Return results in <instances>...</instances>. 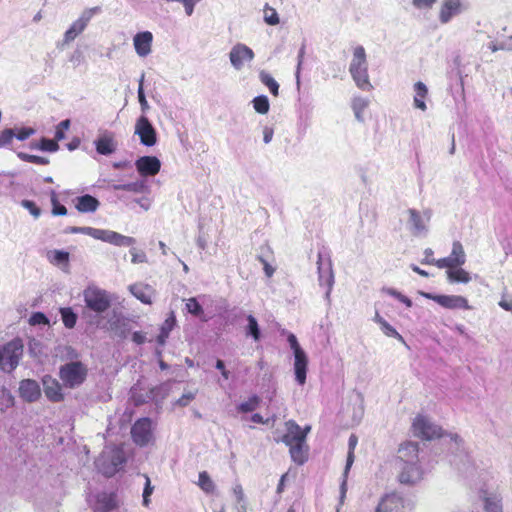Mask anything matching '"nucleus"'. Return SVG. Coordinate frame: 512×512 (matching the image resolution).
I'll use <instances>...</instances> for the list:
<instances>
[{
  "label": "nucleus",
  "mask_w": 512,
  "mask_h": 512,
  "mask_svg": "<svg viewBox=\"0 0 512 512\" xmlns=\"http://www.w3.org/2000/svg\"><path fill=\"white\" fill-rule=\"evenodd\" d=\"M83 298L85 307L95 313L94 316H89V321H97L99 315L105 313L112 303L111 294L97 286H88L83 291Z\"/></svg>",
  "instance_id": "1"
},
{
  "label": "nucleus",
  "mask_w": 512,
  "mask_h": 512,
  "mask_svg": "<svg viewBox=\"0 0 512 512\" xmlns=\"http://www.w3.org/2000/svg\"><path fill=\"white\" fill-rule=\"evenodd\" d=\"M125 463V454L122 448L107 446L97 458L95 465L104 476L111 477Z\"/></svg>",
  "instance_id": "2"
},
{
  "label": "nucleus",
  "mask_w": 512,
  "mask_h": 512,
  "mask_svg": "<svg viewBox=\"0 0 512 512\" xmlns=\"http://www.w3.org/2000/svg\"><path fill=\"white\" fill-rule=\"evenodd\" d=\"M69 232L81 233L89 235L95 239L113 244L115 246H133L136 243V239L133 237L125 236L120 233L111 230L97 229L93 227H70Z\"/></svg>",
  "instance_id": "3"
},
{
  "label": "nucleus",
  "mask_w": 512,
  "mask_h": 512,
  "mask_svg": "<svg viewBox=\"0 0 512 512\" xmlns=\"http://www.w3.org/2000/svg\"><path fill=\"white\" fill-rule=\"evenodd\" d=\"M349 71L356 85L362 90H371L372 85L369 81L367 72V61L365 49L362 46L355 47L353 51V59L350 64Z\"/></svg>",
  "instance_id": "4"
},
{
  "label": "nucleus",
  "mask_w": 512,
  "mask_h": 512,
  "mask_svg": "<svg viewBox=\"0 0 512 512\" xmlns=\"http://www.w3.org/2000/svg\"><path fill=\"white\" fill-rule=\"evenodd\" d=\"M87 367L80 361H72L62 365L59 369V377L65 387L74 389L79 387L86 379Z\"/></svg>",
  "instance_id": "5"
},
{
  "label": "nucleus",
  "mask_w": 512,
  "mask_h": 512,
  "mask_svg": "<svg viewBox=\"0 0 512 512\" xmlns=\"http://www.w3.org/2000/svg\"><path fill=\"white\" fill-rule=\"evenodd\" d=\"M287 341L294 354V373L296 382L303 386L306 383L307 371H308V356L306 352L301 348L298 343L296 336L290 333L287 337Z\"/></svg>",
  "instance_id": "6"
},
{
  "label": "nucleus",
  "mask_w": 512,
  "mask_h": 512,
  "mask_svg": "<svg viewBox=\"0 0 512 512\" xmlns=\"http://www.w3.org/2000/svg\"><path fill=\"white\" fill-rule=\"evenodd\" d=\"M88 322L91 325H95L97 328L113 332L115 335L122 338H126L130 332L129 320L116 310H113L107 315L106 322H103L101 318H97V321L90 320Z\"/></svg>",
  "instance_id": "7"
},
{
  "label": "nucleus",
  "mask_w": 512,
  "mask_h": 512,
  "mask_svg": "<svg viewBox=\"0 0 512 512\" xmlns=\"http://www.w3.org/2000/svg\"><path fill=\"white\" fill-rule=\"evenodd\" d=\"M23 354L21 340H12L0 347V369L4 372L13 371Z\"/></svg>",
  "instance_id": "8"
},
{
  "label": "nucleus",
  "mask_w": 512,
  "mask_h": 512,
  "mask_svg": "<svg viewBox=\"0 0 512 512\" xmlns=\"http://www.w3.org/2000/svg\"><path fill=\"white\" fill-rule=\"evenodd\" d=\"M412 430L415 436L432 440L443 436L442 428L430 423L423 415H417L412 423Z\"/></svg>",
  "instance_id": "9"
},
{
  "label": "nucleus",
  "mask_w": 512,
  "mask_h": 512,
  "mask_svg": "<svg viewBox=\"0 0 512 512\" xmlns=\"http://www.w3.org/2000/svg\"><path fill=\"white\" fill-rule=\"evenodd\" d=\"M99 11L98 7L86 9L82 12L81 16L72 23L69 29L64 34V43L72 42L79 34H81L87 27L89 21L95 13Z\"/></svg>",
  "instance_id": "10"
},
{
  "label": "nucleus",
  "mask_w": 512,
  "mask_h": 512,
  "mask_svg": "<svg viewBox=\"0 0 512 512\" xmlns=\"http://www.w3.org/2000/svg\"><path fill=\"white\" fill-rule=\"evenodd\" d=\"M286 433L282 436V442L287 446L298 443L306 442L307 434L310 431V426L302 429L294 420H289L285 423Z\"/></svg>",
  "instance_id": "11"
},
{
  "label": "nucleus",
  "mask_w": 512,
  "mask_h": 512,
  "mask_svg": "<svg viewBox=\"0 0 512 512\" xmlns=\"http://www.w3.org/2000/svg\"><path fill=\"white\" fill-rule=\"evenodd\" d=\"M427 298L432 299L440 306L447 309H470L468 300L459 295H431L426 294Z\"/></svg>",
  "instance_id": "12"
},
{
  "label": "nucleus",
  "mask_w": 512,
  "mask_h": 512,
  "mask_svg": "<svg viewBox=\"0 0 512 512\" xmlns=\"http://www.w3.org/2000/svg\"><path fill=\"white\" fill-rule=\"evenodd\" d=\"M134 442L140 446L146 445L151 439V422L147 418L138 420L131 430Z\"/></svg>",
  "instance_id": "13"
},
{
  "label": "nucleus",
  "mask_w": 512,
  "mask_h": 512,
  "mask_svg": "<svg viewBox=\"0 0 512 512\" xmlns=\"http://www.w3.org/2000/svg\"><path fill=\"white\" fill-rule=\"evenodd\" d=\"M254 53L252 49L244 44L235 45L230 51L231 64L236 68L240 69L246 61L252 60Z\"/></svg>",
  "instance_id": "14"
},
{
  "label": "nucleus",
  "mask_w": 512,
  "mask_h": 512,
  "mask_svg": "<svg viewBox=\"0 0 512 512\" xmlns=\"http://www.w3.org/2000/svg\"><path fill=\"white\" fill-rule=\"evenodd\" d=\"M20 397L26 402H35L41 396V389L37 381L25 379L19 385Z\"/></svg>",
  "instance_id": "15"
},
{
  "label": "nucleus",
  "mask_w": 512,
  "mask_h": 512,
  "mask_svg": "<svg viewBox=\"0 0 512 512\" xmlns=\"http://www.w3.org/2000/svg\"><path fill=\"white\" fill-rule=\"evenodd\" d=\"M404 501L396 493L385 495L379 502L375 512H403Z\"/></svg>",
  "instance_id": "16"
},
{
  "label": "nucleus",
  "mask_w": 512,
  "mask_h": 512,
  "mask_svg": "<svg viewBox=\"0 0 512 512\" xmlns=\"http://www.w3.org/2000/svg\"><path fill=\"white\" fill-rule=\"evenodd\" d=\"M43 389L45 396L52 402H60L64 396L60 383L50 375H45L42 378Z\"/></svg>",
  "instance_id": "17"
},
{
  "label": "nucleus",
  "mask_w": 512,
  "mask_h": 512,
  "mask_svg": "<svg viewBox=\"0 0 512 512\" xmlns=\"http://www.w3.org/2000/svg\"><path fill=\"white\" fill-rule=\"evenodd\" d=\"M418 453H419V445L418 443L407 441L400 445L398 449V459L403 464H418Z\"/></svg>",
  "instance_id": "18"
},
{
  "label": "nucleus",
  "mask_w": 512,
  "mask_h": 512,
  "mask_svg": "<svg viewBox=\"0 0 512 512\" xmlns=\"http://www.w3.org/2000/svg\"><path fill=\"white\" fill-rule=\"evenodd\" d=\"M153 35L149 31L137 33L133 38V45L138 56L146 57L151 52Z\"/></svg>",
  "instance_id": "19"
},
{
  "label": "nucleus",
  "mask_w": 512,
  "mask_h": 512,
  "mask_svg": "<svg viewBox=\"0 0 512 512\" xmlns=\"http://www.w3.org/2000/svg\"><path fill=\"white\" fill-rule=\"evenodd\" d=\"M136 168L141 176H154L160 170V161L156 157L144 156L139 158Z\"/></svg>",
  "instance_id": "20"
},
{
  "label": "nucleus",
  "mask_w": 512,
  "mask_h": 512,
  "mask_svg": "<svg viewBox=\"0 0 512 512\" xmlns=\"http://www.w3.org/2000/svg\"><path fill=\"white\" fill-rule=\"evenodd\" d=\"M399 474V481L403 484H414L421 479V470L418 464H403Z\"/></svg>",
  "instance_id": "21"
},
{
  "label": "nucleus",
  "mask_w": 512,
  "mask_h": 512,
  "mask_svg": "<svg viewBox=\"0 0 512 512\" xmlns=\"http://www.w3.org/2000/svg\"><path fill=\"white\" fill-rule=\"evenodd\" d=\"M461 11V1L460 0H444L439 14V19L441 23H447L451 20V18Z\"/></svg>",
  "instance_id": "22"
},
{
  "label": "nucleus",
  "mask_w": 512,
  "mask_h": 512,
  "mask_svg": "<svg viewBox=\"0 0 512 512\" xmlns=\"http://www.w3.org/2000/svg\"><path fill=\"white\" fill-rule=\"evenodd\" d=\"M35 130H19L16 134L14 130H2L0 133V148L12 146L14 139L24 141L30 137Z\"/></svg>",
  "instance_id": "23"
},
{
  "label": "nucleus",
  "mask_w": 512,
  "mask_h": 512,
  "mask_svg": "<svg viewBox=\"0 0 512 512\" xmlns=\"http://www.w3.org/2000/svg\"><path fill=\"white\" fill-rule=\"evenodd\" d=\"M74 201L76 209L82 213L94 212L100 204L95 197L88 194L77 197Z\"/></svg>",
  "instance_id": "24"
},
{
  "label": "nucleus",
  "mask_w": 512,
  "mask_h": 512,
  "mask_svg": "<svg viewBox=\"0 0 512 512\" xmlns=\"http://www.w3.org/2000/svg\"><path fill=\"white\" fill-rule=\"evenodd\" d=\"M414 92H415L414 98H413L414 107L421 111H425L427 109L425 100L428 97L427 86L423 82L418 81L414 84Z\"/></svg>",
  "instance_id": "25"
},
{
  "label": "nucleus",
  "mask_w": 512,
  "mask_h": 512,
  "mask_svg": "<svg viewBox=\"0 0 512 512\" xmlns=\"http://www.w3.org/2000/svg\"><path fill=\"white\" fill-rule=\"evenodd\" d=\"M96 151L102 155H110L115 152L117 142L110 135H103L95 141Z\"/></svg>",
  "instance_id": "26"
},
{
  "label": "nucleus",
  "mask_w": 512,
  "mask_h": 512,
  "mask_svg": "<svg viewBox=\"0 0 512 512\" xmlns=\"http://www.w3.org/2000/svg\"><path fill=\"white\" fill-rule=\"evenodd\" d=\"M289 447V452L292 460L297 465H303L308 459V446L306 442L294 444Z\"/></svg>",
  "instance_id": "27"
},
{
  "label": "nucleus",
  "mask_w": 512,
  "mask_h": 512,
  "mask_svg": "<svg viewBox=\"0 0 512 512\" xmlns=\"http://www.w3.org/2000/svg\"><path fill=\"white\" fill-rule=\"evenodd\" d=\"M451 260L453 268L460 267L466 261L465 252L462 244L459 241H455L452 246L451 254L448 256Z\"/></svg>",
  "instance_id": "28"
},
{
  "label": "nucleus",
  "mask_w": 512,
  "mask_h": 512,
  "mask_svg": "<svg viewBox=\"0 0 512 512\" xmlns=\"http://www.w3.org/2000/svg\"><path fill=\"white\" fill-rule=\"evenodd\" d=\"M186 309L190 314L199 318L201 321L206 322L208 320L201 304L198 302L196 298L191 297L186 300Z\"/></svg>",
  "instance_id": "29"
},
{
  "label": "nucleus",
  "mask_w": 512,
  "mask_h": 512,
  "mask_svg": "<svg viewBox=\"0 0 512 512\" xmlns=\"http://www.w3.org/2000/svg\"><path fill=\"white\" fill-rule=\"evenodd\" d=\"M447 277L450 282L468 283L471 280L469 273L460 267L448 270Z\"/></svg>",
  "instance_id": "30"
},
{
  "label": "nucleus",
  "mask_w": 512,
  "mask_h": 512,
  "mask_svg": "<svg viewBox=\"0 0 512 512\" xmlns=\"http://www.w3.org/2000/svg\"><path fill=\"white\" fill-rule=\"evenodd\" d=\"M484 509L486 512H502L501 499L497 495H485Z\"/></svg>",
  "instance_id": "31"
},
{
  "label": "nucleus",
  "mask_w": 512,
  "mask_h": 512,
  "mask_svg": "<svg viewBox=\"0 0 512 512\" xmlns=\"http://www.w3.org/2000/svg\"><path fill=\"white\" fill-rule=\"evenodd\" d=\"M261 399L257 395L250 396L246 401L242 402L238 407L241 413H249L256 410L260 405Z\"/></svg>",
  "instance_id": "32"
},
{
  "label": "nucleus",
  "mask_w": 512,
  "mask_h": 512,
  "mask_svg": "<svg viewBox=\"0 0 512 512\" xmlns=\"http://www.w3.org/2000/svg\"><path fill=\"white\" fill-rule=\"evenodd\" d=\"M247 321L246 335L251 336L254 341H258L261 337V333L256 318L253 315H248Z\"/></svg>",
  "instance_id": "33"
},
{
  "label": "nucleus",
  "mask_w": 512,
  "mask_h": 512,
  "mask_svg": "<svg viewBox=\"0 0 512 512\" xmlns=\"http://www.w3.org/2000/svg\"><path fill=\"white\" fill-rule=\"evenodd\" d=\"M368 100L363 97H355L352 101V108L356 118L359 121H363V112L368 107Z\"/></svg>",
  "instance_id": "34"
},
{
  "label": "nucleus",
  "mask_w": 512,
  "mask_h": 512,
  "mask_svg": "<svg viewBox=\"0 0 512 512\" xmlns=\"http://www.w3.org/2000/svg\"><path fill=\"white\" fill-rule=\"evenodd\" d=\"M198 486L205 493H213L215 490L214 482L212 481V479L210 478L209 474L206 471H202L199 473Z\"/></svg>",
  "instance_id": "35"
},
{
  "label": "nucleus",
  "mask_w": 512,
  "mask_h": 512,
  "mask_svg": "<svg viewBox=\"0 0 512 512\" xmlns=\"http://www.w3.org/2000/svg\"><path fill=\"white\" fill-rule=\"evenodd\" d=\"M261 82L268 87L270 92L274 96H278L279 92V84L276 82V80L268 73L262 71L259 75Z\"/></svg>",
  "instance_id": "36"
},
{
  "label": "nucleus",
  "mask_w": 512,
  "mask_h": 512,
  "mask_svg": "<svg viewBox=\"0 0 512 512\" xmlns=\"http://www.w3.org/2000/svg\"><path fill=\"white\" fill-rule=\"evenodd\" d=\"M60 313L65 327L73 328L77 321V315L73 310L71 308H61Z\"/></svg>",
  "instance_id": "37"
},
{
  "label": "nucleus",
  "mask_w": 512,
  "mask_h": 512,
  "mask_svg": "<svg viewBox=\"0 0 512 512\" xmlns=\"http://www.w3.org/2000/svg\"><path fill=\"white\" fill-rule=\"evenodd\" d=\"M408 213L410 215L409 221H410L411 226L414 229V231L415 232L423 231L425 229V225H424L423 219H422L421 215L419 214V212H417L414 209H409Z\"/></svg>",
  "instance_id": "38"
},
{
  "label": "nucleus",
  "mask_w": 512,
  "mask_h": 512,
  "mask_svg": "<svg viewBox=\"0 0 512 512\" xmlns=\"http://www.w3.org/2000/svg\"><path fill=\"white\" fill-rule=\"evenodd\" d=\"M263 12H264V20L268 25L274 26V25L279 24L280 20L278 17V13L274 8H272L268 4H266Z\"/></svg>",
  "instance_id": "39"
},
{
  "label": "nucleus",
  "mask_w": 512,
  "mask_h": 512,
  "mask_svg": "<svg viewBox=\"0 0 512 512\" xmlns=\"http://www.w3.org/2000/svg\"><path fill=\"white\" fill-rule=\"evenodd\" d=\"M139 135L141 142L146 146H151L156 142L155 130H135Z\"/></svg>",
  "instance_id": "40"
},
{
  "label": "nucleus",
  "mask_w": 512,
  "mask_h": 512,
  "mask_svg": "<svg viewBox=\"0 0 512 512\" xmlns=\"http://www.w3.org/2000/svg\"><path fill=\"white\" fill-rule=\"evenodd\" d=\"M379 325H380L382 332L386 336L395 338L399 341H403V337L386 320H379Z\"/></svg>",
  "instance_id": "41"
},
{
  "label": "nucleus",
  "mask_w": 512,
  "mask_h": 512,
  "mask_svg": "<svg viewBox=\"0 0 512 512\" xmlns=\"http://www.w3.org/2000/svg\"><path fill=\"white\" fill-rule=\"evenodd\" d=\"M253 107L260 114L267 113L269 110L268 98L263 95L255 97L253 100Z\"/></svg>",
  "instance_id": "42"
},
{
  "label": "nucleus",
  "mask_w": 512,
  "mask_h": 512,
  "mask_svg": "<svg viewBox=\"0 0 512 512\" xmlns=\"http://www.w3.org/2000/svg\"><path fill=\"white\" fill-rule=\"evenodd\" d=\"M97 501L99 503L98 508L104 511H110L114 508V501L112 497L106 493L99 494L97 496Z\"/></svg>",
  "instance_id": "43"
},
{
  "label": "nucleus",
  "mask_w": 512,
  "mask_h": 512,
  "mask_svg": "<svg viewBox=\"0 0 512 512\" xmlns=\"http://www.w3.org/2000/svg\"><path fill=\"white\" fill-rule=\"evenodd\" d=\"M114 189L128 192H141L144 189V183L141 181L127 184H118L114 185Z\"/></svg>",
  "instance_id": "44"
},
{
  "label": "nucleus",
  "mask_w": 512,
  "mask_h": 512,
  "mask_svg": "<svg viewBox=\"0 0 512 512\" xmlns=\"http://www.w3.org/2000/svg\"><path fill=\"white\" fill-rule=\"evenodd\" d=\"M50 261L54 264H67L69 261V253L61 250L51 252Z\"/></svg>",
  "instance_id": "45"
},
{
  "label": "nucleus",
  "mask_w": 512,
  "mask_h": 512,
  "mask_svg": "<svg viewBox=\"0 0 512 512\" xmlns=\"http://www.w3.org/2000/svg\"><path fill=\"white\" fill-rule=\"evenodd\" d=\"M33 147L43 151L54 152L58 149V144L54 140L43 138L39 143L34 144Z\"/></svg>",
  "instance_id": "46"
},
{
  "label": "nucleus",
  "mask_w": 512,
  "mask_h": 512,
  "mask_svg": "<svg viewBox=\"0 0 512 512\" xmlns=\"http://www.w3.org/2000/svg\"><path fill=\"white\" fill-rule=\"evenodd\" d=\"M18 157L23 160L30 163H35L39 165H46L48 163V160L44 157L36 156V155H30L27 153L19 152Z\"/></svg>",
  "instance_id": "47"
},
{
  "label": "nucleus",
  "mask_w": 512,
  "mask_h": 512,
  "mask_svg": "<svg viewBox=\"0 0 512 512\" xmlns=\"http://www.w3.org/2000/svg\"><path fill=\"white\" fill-rule=\"evenodd\" d=\"M145 487H144V490H143V506L145 507H148L149 506V502H150V496L151 494L153 493V490H154V487L151 486V483H150V479L149 477L145 476Z\"/></svg>",
  "instance_id": "48"
},
{
  "label": "nucleus",
  "mask_w": 512,
  "mask_h": 512,
  "mask_svg": "<svg viewBox=\"0 0 512 512\" xmlns=\"http://www.w3.org/2000/svg\"><path fill=\"white\" fill-rule=\"evenodd\" d=\"M51 202H52V205H53V209H52V213L53 215H56V216H63V215H66L67 214V209L65 206L61 205L58 200H57V197L55 195V193H53L52 195V198H51Z\"/></svg>",
  "instance_id": "49"
},
{
  "label": "nucleus",
  "mask_w": 512,
  "mask_h": 512,
  "mask_svg": "<svg viewBox=\"0 0 512 512\" xmlns=\"http://www.w3.org/2000/svg\"><path fill=\"white\" fill-rule=\"evenodd\" d=\"M131 262L134 264L144 263L147 261L146 254L136 248H131Z\"/></svg>",
  "instance_id": "50"
},
{
  "label": "nucleus",
  "mask_w": 512,
  "mask_h": 512,
  "mask_svg": "<svg viewBox=\"0 0 512 512\" xmlns=\"http://www.w3.org/2000/svg\"><path fill=\"white\" fill-rule=\"evenodd\" d=\"M21 205L27 209L35 218H38L41 214L40 209L31 200H22Z\"/></svg>",
  "instance_id": "51"
},
{
  "label": "nucleus",
  "mask_w": 512,
  "mask_h": 512,
  "mask_svg": "<svg viewBox=\"0 0 512 512\" xmlns=\"http://www.w3.org/2000/svg\"><path fill=\"white\" fill-rule=\"evenodd\" d=\"M29 323L31 325H46L49 321L43 313L36 312L30 317Z\"/></svg>",
  "instance_id": "52"
},
{
  "label": "nucleus",
  "mask_w": 512,
  "mask_h": 512,
  "mask_svg": "<svg viewBox=\"0 0 512 512\" xmlns=\"http://www.w3.org/2000/svg\"><path fill=\"white\" fill-rule=\"evenodd\" d=\"M130 291L136 298L141 300L143 303L149 302V298L144 294L143 288L141 286L132 285V286H130Z\"/></svg>",
  "instance_id": "53"
},
{
  "label": "nucleus",
  "mask_w": 512,
  "mask_h": 512,
  "mask_svg": "<svg viewBox=\"0 0 512 512\" xmlns=\"http://www.w3.org/2000/svg\"><path fill=\"white\" fill-rule=\"evenodd\" d=\"M388 293L390 295L394 296L395 298H397L400 302L405 304L407 307L412 306V300L410 298H408L407 296L401 294L400 292L393 290V289H389Z\"/></svg>",
  "instance_id": "54"
},
{
  "label": "nucleus",
  "mask_w": 512,
  "mask_h": 512,
  "mask_svg": "<svg viewBox=\"0 0 512 512\" xmlns=\"http://www.w3.org/2000/svg\"><path fill=\"white\" fill-rule=\"evenodd\" d=\"M432 265H435L436 267L443 269L447 268L448 270L453 269L451 260L448 257L440 258V259H434V262Z\"/></svg>",
  "instance_id": "55"
},
{
  "label": "nucleus",
  "mask_w": 512,
  "mask_h": 512,
  "mask_svg": "<svg viewBox=\"0 0 512 512\" xmlns=\"http://www.w3.org/2000/svg\"><path fill=\"white\" fill-rule=\"evenodd\" d=\"M175 324L174 316H171L166 319L165 326H162V344L164 343V338L167 337L168 332L172 329Z\"/></svg>",
  "instance_id": "56"
},
{
  "label": "nucleus",
  "mask_w": 512,
  "mask_h": 512,
  "mask_svg": "<svg viewBox=\"0 0 512 512\" xmlns=\"http://www.w3.org/2000/svg\"><path fill=\"white\" fill-rule=\"evenodd\" d=\"M143 78H144V76H142L140 79L139 88H138V98H139V102L142 106V109L144 110L147 107V100L145 98L144 91H143Z\"/></svg>",
  "instance_id": "57"
},
{
  "label": "nucleus",
  "mask_w": 512,
  "mask_h": 512,
  "mask_svg": "<svg viewBox=\"0 0 512 512\" xmlns=\"http://www.w3.org/2000/svg\"><path fill=\"white\" fill-rule=\"evenodd\" d=\"M147 333L145 332H134L132 335V341L138 345H141L147 341Z\"/></svg>",
  "instance_id": "58"
},
{
  "label": "nucleus",
  "mask_w": 512,
  "mask_h": 512,
  "mask_svg": "<svg viewBox=\"0 0 512 512\" xmlns=\"http://www.w3.org/2000/svg\"><path fill=\"white\" fill-rule=\"evenodd\" d=\"M436 0H413V5L419 9L431 8Z\"/></svg>",
  "instance_id": "59"
},
{
  "label": "nucleus",
  "mask_w": 512,
  "mask_h": 512,
  "mask_svg": "<svg viewBox=\"0 0 512 512\" xmlns=\"http://www.w3.org/2000/svg\"><path fill=\"white\" fill-rule=\"evenodd\" d=\"M434 252L431 248H426L424 250V259L422 260V263L423 264H428V265H432V263L434 262Z\"/></svg>",
  "instance_id": "60"
},
{
  "label": "nucleus",
  "mask_w": 512,
  "mask_h": 512,
  "mask_svg": "<svg viewBox=\"0 0 512 512\" xmlns=\"http://www.w3.org/2000/svg\"><path fill=\"white\" fill-rule=\"evenodd\" d=\"M194 399V394L193 393H188V394H184L182 395L181 398H179L178 400V403L181 405V406H186L189 404L190 401H192Z\"/></svg>",
  "instance_id": "61"
},
{
  "label": "nucleus",
  "mask_w": 512,
  "mask_h": 512,
  "mask_svg": "<svg viewBox=\"0 0 512 512\" xmlns=\"http://www.w3.org/2000/svg\"><path fill=\"white\" fill-rule=\"evenodd\" d=\"M135 128H153V127L145 117H141L137 121Z\"/></svg>",
  "instance_id": "62"
},
{
  "label": "nucleus",
  "mask_w": 512,
  "mask_h": 512,
  "mask_svg": "<svg viewBox=\"0 0 512 512\" xmlns=\"http://www.w3.org/2000/svg\"><path fill=\"white\" fill-rule=\"evenodd\" d=\"M251 420L254 422V423H258V424H267L268 423V419H264L263 416L259 413H255L251 416Z\"/></svg>",
  "instance_id": "63"
},
{
  "label": "nucleus",
  "mask_w": 512,
  "mask_h": 512,
  "mask_svg": "<svg viewBox=\"0 0 512 512\" xmlns=\"http://www.w3.org/2000/svg\"><path fill=\"white\" fill-rule=\"evenodd\" d=\"M499 305H500V307H502L504 310L512 312V299H509V300L502 299V300L499 302Z\"/></svg>",
  "instance_id": "64"
}]
</instances>
